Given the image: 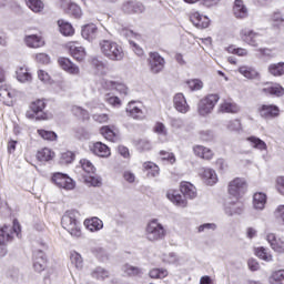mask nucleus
<instances>
[{
  "instance_id": "44",
  "label": "nucleus",
  "mask_w": 284,
  "mask_h": 284,
  "mask_svg": "<svg viewBox=\"0 0 284 284\" xmlns=\"http://www.w3.org/2000/svg\"><path fill=\"white\" fill-rule=\"evenodd\" d=\"M53 158H54V153L48 148H44L38 151L37 153V159L38 161H41V162L52 161Z\"/></svg>"
},
{
  "instance_id": "52",
  "label": "nucleus",
  "mask_w": 284,
  "mask_h": 284,
  "mask_svg": "<svg viewBox=\"0 0 284 284\" xmlns=\"http://www.w3.org/2000/svg\"><path fill=\"white\" fill-rule=\"evenodd\" d=\"M38 134L44 141H57V133L53 132V131H48V130L39 129L38 130Z\"/></svg>"
},
{
  "instance_id": "45",
  "label": "nucleus",
  "mask_w": 284,
  "mask_h": 284,
  "mask_svg": "<svg viewBox=\"0 0 284 284\" xmlns=\"http://www.w3.org/2000/svg\"><path fill=\"white\" fill-rule=\"evenodd\" d=\"M268 21L272 28H274V23L275 26H281L282 23H284L283 12H281V10L274 11L273 13H271Z\"/></svg>"
},
{
  "instance_id": "19",
  "label": "nucleus",
  "mask_w": 284,
  "mask_h": 284,
  "mask_svg": "<svg viewBox=\"0 0 284 284\" xmlns=\"http://www.w3.org/2000/svg\"><path fill=\"white\" fill-rule=\"evenodd\" d=\"M122 10L126 14H139L141 12H144L145 7L141 2L126 1L122 4Z\"/></svg>"
},
{
  "instance_id": "14",
  "label": "nucleus",
  "mask_w": 284,
  "mask_h": 284,
  "mask_svg": "<svg viewBox=\"0 0 284 284\" xmlns=\"http://www.w3.org/2000/svg\"><path fill=\"white\" fill-rule=\"evenodd\" d=\"M102 88L104 90H116L119 94H123L124 97H126L129 92L128 85H125V83L116 82L112 80H103Z\"/></svg>"
},
{
  "instance_id": "28",
  "label": "nucleus",
  "mask_w": 284,
  "mask_h": 284,
  "mask_svg": "<svg viewBox=\"0 0 284 284\" xmlns=\"http://www.w3.org/2000/svg\"><path fill=\"white\" fill-rule=\"evenodd\" d=\"M180 191L183 193L184 199H196V186L190 182H182Z\"/></svg>"
},
{
  "instance_id": "11",
  "label": "nucleus",
  "mask_w": 284,
  "mask_h": 284,
  "mask_svg": "<svg viewBox=\"0 0 284 284\" xmlns=\"http://www.w3.org/2000/svg\"><path fill=\"white\" fill-rule=\"evenodd\" d=\"M190 21L199 30H205V28H210V18H207V16L201 14L199 11L192 12L190 14Z\"/></svg>"
},
{
  "instance_id": "51",
  "label": "nucleus",
  "mask_w": 284,
  "mask_h": 284,
  "mask_svg": "<svg viewBox=\"0 0 284 284\" xmlns=\"http://www.w3.org/2000/svg\"><path fill=\"white\" fill-rule=\"evenodd\" d=\"M17 79L20 83H27V81H31L32 75L27 69L21 68L17 71Z\"/></svg>"
},
{
  "instance_id": "61",
  "label": "nucleus",
  "mask_w": 284,
  "mask_h": 284,
  "mask_svg": "<svg viewBox=\"0 0 284 284\" xmlns=\"http://www.w3.org/2000/svg\"><path fill=\"white\" fill-rule=\"evenodd\" d=\"M154 132L159 134L160 136H168V129L165 128V124L158 122L154 126Z\"/></svg>"
},
{
  "instance_id": "13",
  "label": "nucleus",
  "mask_w": 284,
  "mask_h": 284,
  "mask_svg": "<svg viewBox=\"0 0 284 284\" xmlns=\"http://www.w3.org/2000/svg\"><path fill=\"white\" fill-rule=\"evenodd\" d=\"M258 113L262 119H276V116L281 114V109H278V106L274 104H263L258 109Z\"/></svg>"
},
{
  "instance_id": "33",
  "label": "nucleus",
  "mask_w": 284,
  "mask_h": 284,
  "mask_svg": "<svg viewBox=\"0 0 284 284\" xmlns=\"http://www.w3.org/2000/svg\"><path fill=\"white\" fill-rule=\"evenodd\" d=\"M246 141L250 143L251 148H254V150H260V152H265L267 150V143L260 138L251 135L246 138Z\"/></svg>"
},
{
  "instance_id": "20",
  "label": "nucleus",
  "mask_w": 284,
  "mask_h": 284,
  "mask_svg": "<svg viewBox=\"0 0 284 284\" xmlns=\"http://www.w3.org/2000/svg\"><path fill=\"white\" fill-rule=\"evenodd\" d=\"M99 34V28H97V24L94 23H89L84 24L81 29V36L87 40V41H94Z\"/></svg>"
},
{
  "instance_id": "41",
  "label": "nucleus",
  "mask_w": 284,
  "mask_h": 284,
  "mask_svg": "<svg viewBox=\"0 0 284 284\" xmlns=\"http://www.w3.org/2000/svg\"><path fill=\"white\" fill-rule=\"evenodd\" d=\"M220 112L227 113V114H236L239 112V105L234 102H223L220 104Z\"/></svg>"
},
{
  "instance_id": "16",
  "label": "nucleus",
  "mask_w": 284,
  "mask_h": 284,
  "mask_svg": "<svg viewBox=\"0 0 284 284\" xmlns=\"http://www.w3.org/2000/svg\"><path fill=\"white\" fill-rule=\"evenodd\" d=\"M166 197L171 203H173V205H176V207H187V200L185 199V195H181L176 190H169L166 192Z\"/></svg>"
},
{
  "instance_id": "31",
  "label": "nucleus",
  "mask_w": 284,
  "mask_h": 284,
  "mask_svg": "<svg viewBox=\"0 0 284 284\" xmlns=\"http://www.w3.org/2000/svg\"><path fill=\"white\" fill-rule=\"evenodd\" d=\"M84 226L89 232H99L103 230V221L99 217H91L84 221Z\"/></svg>"
},
{
  "instance_id": "24",
  "label": "nucleus",
  "mask_w": 284,
  "mask_h": 284,
  "mask_svg": "<svg viewBox=\"0 0 284 284\" xmlns=\"http://www.w3.org/2000/svg\"><path fill=\"white\" fill-rule=\"evenodd\" d=\"M126 112L130 116H132V119H135L136 121H143V119H145L143 110H141V106L134 101L129 102Z\"/></svg>"
},
{
  "instance_id": "38",
  "label": "nucleus",
  "mask_w": 284,
  "mask_h": 284,
  "mask_svg": "<svg viewBox=\"0 0 284 284\" xmlns=\"http://www.w3.org/2000/svg\"><path fill=\"white\" fill-rule=\"evenodd\" d=\"M262 92H264V94H271L272 97H283L284 89L280 84L272 83L271 85L263 88Z\"/></svg>"
},
{
  "instance_id": "50",
  "label": "nucleus",
  "mask_w": 284,
  "mask_h": 284,
  "mask_svg": "<svg viewBox=\"0 0 284 284\" xmlns=\"http://www.w3.org/2000/svg\"><path fill=\"white\" fill-rule=\"evenodd\" d=\"M135 148L140 152H148V151L152 150V142H150V140H148V139H140V140L135 141Z\"/></svg>"
},
{
  "instance_id": "32",
  "label": "nucleus",
  "mask_w": 284,
  "mask_h": 284,
  "mask_svg": "<svg viewBox=\"0 0 284 284\" xmlns=\"http://www.w3.org/2000/svg\"><path fill=\"white\" fill-rule=\"evenodd\" d=\"M239 72L242 74V77H245V79L250 80L260 79L261 77V73H258L256 69L247 65L240 67Z\"/></svg>"
},
{
  "instance_id": "64",
  "label": "nucleus",
  "mask_w": 284,
  "mask_h": 284,
  "mask_svg": "<svg viewBox=\"0 0 284 284\" xmlns=\"http://www.w3.org/2000/svg\"><path fill=\"white\" fill-rule=\"evenodd\" d=\"M61 161L62 163H72V161H74V154L72 153V151H67L62 153Z\"/></svg>"
},
{
  "instance_id": "3",
  "label": "nucleus",
  "mask_w": 284,
  "mask_h": 284,
  "mask_svg": "<svg viewBox=\"0 0 284 284\" xmlns=\"http://www.w3.org/2000/svg\"><path fill=\"white\" fill-rule=\"evenodd\" d=\"M168 234L165 226L159 222L158 219H153L148 222L145 227V237L146 241L151 243H156L159 241H163Z\"/></svg>"
},
{
  "instance_id": "36",
  "label": "nucleus",
  "mask_w": 284,
  "mask_h": 284,
  "mask_svg": "<svg viewBox=\"0 0 284 284\" xmlns=\"http://www.w3.org/2000/svg\"><path fill=\"white\" fill-rule=\"evenodd\" d=\"M255 256L265 261V263H272L274 261V256L270 252V248H265L264 246H258L255 248Z\"/></svg>"
},
{
  "instance_id": "56",
  "label": "nucleus",
  "mask_w": 284,
  "mask_h": 284,
  "mask_svg": "<svg viewBox=\"0 0 284 284\" xmlns=\"http://www.w3.org/2000/svg\"><path fill=\"white\" fill-rule=\"evenodd\" d=\"M69 12L74 17L75 19H81L83 11L81 10V7H79L77 3L71 2L69 3Z\"/></svg>"
},
{
  "instance_id": "30",
  "label": "nucleus",
  "mask_w": 284,
  "mask_h": 284,
  "mask_svg": "<svg viewBox=\"0 0 284 284\" xmlns=\"http://www.w3.org/2000/svg\"><path fill=\"white\" fill-rule=\"evenodd\" d=\"M193 152L195 156H200V159H204L206 161H210L214 158V152H212V150L203 145L193 146Z\"/></svg>"
},
{
  "instance_id": "58",
  "label": "nucleus",
  "mask_w": 284,
  "mask_h": 284,
  "mask_svg": "<svg viewBox=\"0 0 284 284\" xmlns=\"http://www.w3.org/2000/svg\"><path fill=\"white\" fill-rule=\"evenodd\" d=\"M163 263H169L170 265H174V263H179V255L176 253H168L162 255Z\"/></svg>"
},
{
  "instance_id": "42",
  "label": "nucleus",
  "mask_w": 284,
  "mask_h": 284,
  "mask_svg": "<svg viewBox=\"0 0 284 284\" xmlns=\"http://www.w3.org/2000/svg\"><path fill=\"white\" fill-rule=\"evenodd\" d=\"M71 112L78 119H82V121H88V119H90V113L88 112V110H85L79 105H73L71 108Z\"/></svg>"
},
{
  "instance_id": "57",
  "label": "nucleus",
  "mask_w": 284,
  "mask_h": 284,
  "mask_svg": "<svg viewBox=\"0 0 284 284\" xmlns=\"http://www.w3.org/2000/svg\"><path fill=\"white\" fill-rule=\"evenodd\" d=\"M272 284H284V270L275 271L271 276Z\"/></svg>"
},
{
  "instance_id": "54",
  "label": "nucleus",
  "mask_w": 284,
  "mask_h": 284,
  "mask_svg": "<svg viewBox=\"0 0 284 284\" xmlns=\"http://www.w3.org/2000/svg\"><path fill=\"white\" fill-rule=\"evenodd\" d=\"M104 101L109 103V105H112V108H121V99H119L116 95L106 93L104 95Z\"/></svg>"
},
{
  "instance_id": "9",
  "label": "nucleus",
  "mask_w": 284,
  "mask_h": 284,
  "mask_svg": "<svg viewBox=\"0 0 284 284\" xmlns=\"http://www.w3.org/2000/svg\"><path fill=\"white\" fill-rule=\"evenodd\" d=\"M30 110L27 112L28 119H40L44 121L48 119V114H45V101L44 100H36L31 102Z\"/></svg>"
},
{
  "instance_id": "55",
  "label": "nucleus",
  "mask_w": 284,
  "mask_h": 284,
  "mask_svg": "<svg viewBox=\"0 0 284 284\" xmlns=\"http://www.w3.org/2000/svg\"><path fill=\"white\" fill-rule=\"evenodd\" d=\"M230 54H236L237 57H247L250 52L244 48H236V45H230L227 49Z\"/></svg>"
},
{
  "instance_id": "18",
  "label": "nucleus",
  "mask_w": 284,
  "mask_h": 284,
  "mask_svg": "<svg viewBox=\"0 0 284 284\" xmlns=\"http://www.w3.org/2000/svg\"><path fill=\"white\" fill-rule=\"evenodd\" d=\"M173 104L175 110L181 112V114H187V112H190V105L187 104V100H185V95H183V93L174 95Z\"/></svg>"
},
{
  "instance_id": "10",
  "label": "nucleus",
  "mask_w": 284,
  "mask_h": 284,
  "mask_svg": "<svg viewBox=\"0 0 284 284\" xmlns=\"http://www.w3.org/2000/svg\"><path fill=\"white\" fill-rule=\"evenodd\" d=\"M148 62L153 74L163 72V69L165 68V58L161 57V53L159 52H150Z\"/></svg>"
},
{
  "instance_id": "17",
  "label": "nucleus",
  "mask_w": 284,
  "mask_h": 284,
  "mask_svg": "<svg viewBox=\"0 0 284 284\" xmlns=\"http://www.w3.org/2000/svg\"><path fill=\"white\" fill-rule=\"evenodd\" d=\"M70 54L72 58L75 59V61H83V59H85V49L83 47H81L80 43L78 42H70L67 45Z\"/></svg>"
},
{
  "instance_id": "1",
  "label": "nucleus",
  "mask_w": 284,
  "mask_h": 284,
  "mask_svg": "<svg viewBox=\"0 0 284 284\" xmlns=\"http://www.w3.org/2000/svg\"><path fill=\"white\" fill-rule=\"evenodd\" d=\"M77 216H79V212L74 210L67 211L61 219V225L71 236L81 239V222L77 220Z\"/></svg>"
},
{
  "instance_id": "26",
  "label": "nucleus",
  "mask_w": 284,
  "mask_h": 284,
  "mask_svg": "<svg viewBox=\"0 0 284 284\" xmlns=\"http://www.w3.org/2000/svg\"><path fill=\"white\" fill-rule=\"evenodd\" d=\"M265 205H267V194H265L263 192L254 193V195H253L254 210L262 212V210H265Z\"/></svg>"
},
{
  "instance_id": "39",
  "label": "nucleus",
  "mask_w": 284,
  "mask_h": 284,
  "mask_svg": "<svg viewBox=\"0 0 284 284\" xmlns=\"http://www.w3.org/2000/svg\"><path fill=\"white\" fill-rule=\"evenodd\" d=\"M143 170L146 172L149 179H154L159 175V165H156L154 162H144Z\"/></svg>"
},
{
  "instance_id": "49",
  "label": "nucleus",
  "mask_w": 284,
  "mask_h": 284,
  "mask_svg": "<svg viewBox=\"0 0 284 284\" xmlns=\"http://www.w3.org/2000/svg\"><path fill=\"white\" fill-rule=\"evenodd\" d=\"M83 179L87 185H92V187H101V178L94 174H89V175H83Z\"/></svg>"
},
{
  "instance_id": "43",
  "label": "nucleus",
  "mask_w": 284,
  "mask_h": 284,
  "mask_svg": "<svg viewBox=\"0 0 284 284\" xmlns=\"http://www.w3.org/2000/svg\"><path fill=\"white\" fill-rule=\"evenodd\" d=\"M80 165L85 174L83 176H88L90 174H94L97 172V168H94V164L90 162V160L83 159L80 160Z\"/></svg>"
},
{
  "instance_id": "35",
  "label": "nucleus",
  "mask_w": 284,
  "mask_h": 284,
  "mask_svg": "<svg viewBox=\"0 0 284 284\" xmlns=\"http://www.w3.org/2000/svg\"><path fill=\"white\" fill-rule=\"evenodd\" d=\"M24 41L28 48H43V45H45V41H43V38L37 34L27 36Z\"/></svg>"
},
{
  "instance_id": "12",
  "label": "nucleus",
  "mask_w": 284,
  "mask_h": 284,
  "mask_svg": "<svg viewBox=\"0 0 284 284\" xmlns=\"http://www.w3.org/2000/svg\"><path fill=\"white\" fill-rule=\"evenodd\" d=\"M266 241L270 244V247L273 250V252H276L277 254H284V239L283 237H276V234L268 233L266 235Z\"/></svg>"
},
{
  "instance_id": "60",
  "label": "nucleus",
  "mask_w": 284,
  "mask_h": 284,
  "mask_svg": "<svg viewBox=\"0 0 284 284\" xmlns=\"http://www.w3.org/2000/svg\"><path fill=\"white\" fill-rule=\"evenodd\" d=\"M187 85L190 88V90L192 91H196V90H202L203 89V82L199 79H194V80H189L187 81Z\"/></svg>"
},
{
  "instance_id": "7",
  "label": "nucleus",
  "mask_w": 284,
  "mask_h": 284,
  "mask_svg": "<svg viewBox=\"0 0 284 284\" xmlns=\"http://www.w3.org/2000/svg\"><path fill=\"white\" fill-rule=\"evenodd\" d=\"M51 181L52 183H54V185H57V187H60L61 190L70 191L77 187V183L74 182V180H72V178H70L65 173H53L51 176Z\"/></svg>"
},
{
  "instance_id": "23",
  "label": "nucleus",
  "mask_w": 284,
  "mask_h": 284,
  "mask_svg": "<svg viewBox=\"0 0 284 284\" xmlns=\"http://www.w3.org/2000/svg\"><path fill=\"white\" fill-rule=\"evenodd\" d=\"M45 253H43L41 250L34 251L33 270H36V272H43V270H45Z\"/></svg>"
},
{
  "instance_id": "48",
  "label": "nucleus",
  "mask_w": 284,
  "mask_h": 284,
  "mask_svg": "<svg viewBox=\"0 0 284 284\" xmlns=\"http://www.w3.org/2000/svg\"><path fill=\"white\" fill-rule=\"evenodd\" d=\"M71 263L74 265L77 270H83V257L77 251H72L71 255Z\"/></svg>"
},
{
  "instance_id": "6",
  "label": "nucleus",
  "mask_w": 284,
  "mask_h": 284,
  "mask_svg": "<svg viewBox=\"0 0 284 284\" xmlns=\"http://www.w3.org/2000/svg\"><path fill=\"white\" fill-rule=\"evenodd\" d=\"M219 94H209L204 99H202L197 106V112L201 116H207V114H212L215 105L220 101Z\"/></svg>"
},
{
  "instance_id": "59",
  "label": "nucleus",
  "mask_w": 284,
  "mask_h": 284,
  "mask_svg": "<svg viewBox=\"0 0 284 284\" xmlns=\"http://www.w3.org/2000/svg\"><path fill=\"white\" fill-rule=\"evenodd\" d=\"M170 125L174 130H181L185 125V122L181 118H170Z\"/></svg>"
},
{
  "instance_id": "27",
  "label": "nucleus",
  "mask_w": 284,
  "mask_h": 284,
  "mask_svg": "<svg viewBox=\"0 0 284 284\" xmlns=\"http://www.w3.org/2000/svg\"><path fill=\"white\" fill-rule=\"evenodd\" d=\"M224 212L227 216H234V214H243V204L239 202H225Z\"/></svg>"
},
{
  "instance_id": "21",
  "label": "nucleus",
  "mask_w": 284,
  "mask_h": 284,
  "mask_svg": "<svg viewBox=\"0 0 284 284\" xmlns=\"http://www.w3.org/2000/svg\"><path fill=\"white\" fill-rule=\"evenodd\" d=\"M233 14L235 19H247L250 11L243 0H235L233 6Z\"/></svg>"
},
{
  "instance_id": "37",
  "label": "nucleus",
  "mask_w": 284,
  "mask_h": 284,
  "mask_svg": "<svg viewBox=\"0 0 284 284\" xmlns=\"http://www.w3.org/2000/svg\"><path fill=\"white\" fill-rule=\"evenodd\" d=\"M122 272L125 276H143V268L139 266H132L131 264H124Z\"/></svg>"
},
{
  "instance_id": "25",
  "label": "nucleus",
  "mask_w": 284,
  "mask_h": 284,
  "mask_svg": "<svg viewBox=\"0 0 284 284\" xmlns=\"http://www.w3.org/2000/svg\"><path fill=\"white\" fill-rule=\"evenodd\" d=\"M58 63L60 68H62V70L69 74H79L80 72L79 67L74 64L71 59L60 58L58 59Z\"/></svg>"
},
{
  "instance_id": "62",
  "label": "nucleus",
  "mask_w": 284,
  "mask_h": 284,
  "mask_svg": "<svg viewBox=\"0 0 284 284\" xmlns=\"http://www.w3.org/2000/svg\"><path fill=\"white\" fill-rule=\"evenodd\" d=\"M276 221L284 225V205H278L274 212Z\"/></svg>"
},
{
  "instance_id": "29",
  "label": "nucleus",
  "mask_w": 284,
  "mask_h": 284,
  "mask_svg": "<svg viewBox=\"0 0 284 284\" xmlns=\"http://www.w3.org/2000/svg\"><path fill=\"white\" fill-rule=\"evenodd\" d=\"M93 154L97 156H101L102 159H108L110 156V148L105 145L103 142H95L92 148Z\"/></svg>"
},
{
  "instance_id": "15",
  "label": "nucleus",
  "mask_w": 284,
  "mask_h": 284,
  "mask_svg": "<svg viewBox=\"0 0 284 284\" xmlns=\"http://www.w3.org/2000/svg\"><path fill=\"white\" fill-rule=\"evenodd\" d=\"M199 174L206 185H216L219 182V176L216 175L215 170L202 168L200 169Z\"/></svg>"
},
{
  "instance_id": "46",
  "label": "nucleus",
  "mask_w": 284,
  "mask_h": 284,
  "mask_svg": "<svg viewBox=\"0 0 284 284\" xmlns=\"http://www.w3.org/2000/svg\"><path fill=\"white\" fill-rule=\"evenodd\" d=\"M268 72L273 77H283V74H284V62L271 64L268 67Z\"/></svg>"
},
{
  "instance_id": "47",
  "label": "nucleus",
  "mask_w": 284,
  "mask_h": 284,
  "mask_svg": "<svg viewBox=\"0 0 284 284\" xmlns=\"http://www.w3.org/2000/svg\"><path fill=\"white\" fill-rule=\"evenodd\" d=\"M28 8L32 10V12H43V8L45 4L41 0H26Z\"/></svg>"
},
{
  "instance_id": "34",
  "label": "nucleus",
  "mask_w": 284,
  "mask_h": 284,
  "mask_svg": "<svg viewBox=\"0 0 284 284\" xmlns=\"http://www.w3.org/2000/svg\"><path fill=\"white\" fill-rule=\"evenodd\" d=\"M90 276L95 281H105V278H110V271L105 270L104 267L97 266L91 270Z\"/></svg>"
},
{
  "instance_id": "5",
  "label": "nucleus",
  "mask_w": 284,
  "mask_h": 284,
  "mask_svg": "<svg viewBox=\"0 0 284 284\" xmlns=\"http://www.w3.org/2000/svg\"><path fill=\"white\" fill-rule=\"evenodd\" d=\"M240 39L251 48H258L263 43V34L247 28L240 31Z\"/></svg>"
},
{
  "instance_id": "4",
  "label": "nucleus",
  "mask_w": 284,
  "mask_h": 284,
  "mask_svg": "<svg viewBox=\"0 0 284 284\" xmlns=\"http://www.w3.org/2000/svg\"><path fill=\"white\" fill-rule=\"evenodd\" d=\"M21 232V224L19 221L13 220L12 225L4 224L0 227V244L8 245V243L12 242L14 235L19 237Z\"/></svg>"
},
{
  "instance_id": "63",
  "label": "nucleus",
  "mask_w": 284,
  "mask_h": 284,
  "mask_svg": "<svg viewBox=\"0 0 284 284\" xmlns=\"http://www.w3.org/2000/svg\"><path fill=\"white\" fill-rule=\"evenodd\" d=\"M36 61L43 65H48V63H50V55H48V53H38L36 54Z\"/></svg>"
},
{
  "instance_id": "8",
  "label": "nucleus",
  "mask_w": 284,
  "mask_h": 284,
  "mask_svg": "<svg viewBox=\"0 0 284 284\" xmlns=\"http://www.w3.org/2000/svg\"><path fill=\"white\" fill-rule=\"evenodd\" d=\"M247 192V182L243 178H235L229 183V194L239 201V196Z\"/></svg>"
},
{
  "instance_id": "2",
  "label": "nucleus",
  "mask_w": 284,
  "mask_h": 284,
  "mask_svg": "<svg viewBox=\"0 0 284 284\" xmlns=\"http://www.w3.org/2000/svg\"><path fill=\"white\" fill-rule=\"evenodd\" d=\"M100 50L102 54L109 59V61H123L125 52H123V47L112 40H101Z\"/></svg>"
},
{
  "instance_id": "40",
  "label": "nucleus",
  "mask_w": 284,
  "mask_h": 284,
  "mask_svg": "<svg viewBox=\"0 0 284 284\" xmlns=\"http://www.w3.org/2000/svg\"><path fill=\"white\" fill-rule=\"evenodd\" d=\"M58 26L60 28L61 34L64 37H72V34H74V27H72L70 22L65 20H59Z\"/></svg>"
},
{
  "instance_id": "53",
  "label": "nucleus",
  "mask_w": 284,
  "mask_h": 284,
  "mask_svg": "<svg viewBox=\"0 0 284 284\" xmlns=\"http://www.w3.org/2000/svg\"><path fill=\"white\" fill-rule=\"evenodd\" d=\"M168 274V270L165 268H152L149 272L150 278H165Z\"/></svg>"
},
{
  "instance_id": "22",
  "label": "nucleus",
  "mask_w": 284,
  "mask_h": 284,
  "mask_svg": "<svg viewBox=\"0 0 284 284\" xmlns=\"http://www.w3.org/2000/svg\"><path fill=\"white\" fill-rule=\"evenodd\" d=\"M100 133L106 141H111L112 143H116L119 141V129L114 125H105L100 129Z\"/></svg>"
}]
</instances>
